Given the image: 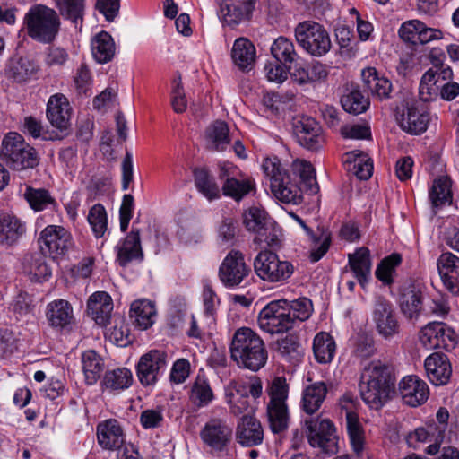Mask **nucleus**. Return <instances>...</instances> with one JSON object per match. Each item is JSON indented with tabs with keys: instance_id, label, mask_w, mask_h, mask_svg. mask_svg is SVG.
I'll list each match as a JSON object with an SVG mask.
<instances>
[{
	"instance_id": "1",
	"label": "nucleus",
	"mask_w": 459,
	"mask_h": 459,
	"mask_svg": "<svg viewBox=\"0 0 459 459\" xmlns=\"http://www.w3.org/2000/svg\"><path fill=\"white\" fill-rule=\"evenodd\" d=\"M393 370L380 361H372L364 368L360 377L362 400L374 410H378L389 400L394 389Z\"/></svg>"
},
{
	"instance_id": "2",
	"label": "nucleus",
	"mask_w": 459,
	"mask_h": 459,
	"mask_svg": "<svg viewBox=\"0 0 459 459\" xmlns=\"http://www.w3.org/2000/svg\"><path fill=\"white\" fill-rule=\"evenodd\" d=\"M230 352L239 368L254 372L265 365L268 357L264 341L249 327H241L235 332Z\"/></svg>"
},
{
	"instance_id": "3",
	"label": "nucleus",
	"mask_w": 459,
	"mask_h": 459,
	"mask_svg": "<svg viewBox=\"0 0 459 459\" xmlns=\"http://www.w3.org/2000/svg\"><path fill=\"white\" fill-rule=\"evenodd\" d=\"M262 168L270 180L271 191L278 200L286 204L301 203L300 188L277 157L266 158L263 161Z\"/></svg>"
},
{
	"instance_id": "4",
	"label": "nucleus",
	"mask_w": 459,
	"mask_h": 459,
	"mask_svg": "<svg viewBox=\"0 0 459 459\" xmlns=\"http://www.w3.org/2000/svg\"><path fill=\"white\" fill-rule=\"evenodd\" d=\"M0 160L13 170L33 169L39 164L36 150L15 132L8 133L2 141Z\"/></svg>"
},
{
	"instance_id": "5",
	"label": "nucleus",
	"mask_w": 459,
	"mask_h": 459,
	"mask_svg": "<svg viewBox=\"0 0 459 459\" xmlns=\"http://www.w3.org/2000/svg\"><path fill=\"white\" fill-rule=\"evenodd\" d=\"M28 35L42 43L53 41L60 28L57 13L46 5H33L24 17Z\"/></svg>"
},
{
	"instance_id": "6",
	"label": "nucleus",
	"mask_w": 459,
	"mask_h": 459,
	"mask_svg": "<svg viewBox=\"0 0 459 459\" xmlns=\"http://www.w3.org/2000/svg\"><path fill=\"white\" fill-rule=\"evenodd\" d=\"M270 397L267 404V416L270 428L273 433H281L288 428L289 413L286 400L289 385L285 377H274L266 389Z\"/></svg>"
},
{
	"instance_id": "7",
	"label": "nucleus",
	"mask_w": 459,
	"mask_h": 459,
	"mask_svg": "<svg viewBox=\"0 0 459 459\" xmlns=\"http://www.w3.org/2000/svg\"><path fill=\"white\" fill-rule=\"evenodd\" d=\"M294 34L298 44L313 56H323L332 48L329 33L318 22L313 21L299 22L295 27Z\"/></svg>"
},
{
	"instance_id": "8",
	"label": "nucleus",
	"mask_w": 459,
	"mask_h": 459,
	"mask_svg": "<svg viewBox=\"0 0 459 459\" xmlns=\"http://www.w3.org/2000/svg\"><path fill=\"white\" fill-rule=\"evenodd\" d=\"M370 320L377 334L385 340H391L401 332L394 305L382 295H376L371 302Z\"/></svg>"
},
{
	"instance_id": "9",
	"label": "nucleus",
	"mask_w": 459,
	"mask_h": 459,
	"mask_svg": "<svg viewBox=\"0 0 459 459\" xmlns=\"http://www.w3.org/2000/svg\"><path fill=\"white\" fill-rule=\"evenodd\" d=\"M306 435L311 446L331 455L338 452V437L333 422L327 419L306 420Z\"/></svg>"
},
{
	"instance_id": "10",
	"label": "nucleus",
	"mask_w": 459,
	"mask_h": 459,
	"mask_svg": "<svg viewBox=\"0 0 459 459\" xmlns=\"http://www.w3.org/2000/svg\"><path fill=\"white\" fill-rule=\"evenodd\" d=\"M256 275L263 281L279 282L289 279L294 271L290 262L280 260L272 251H261L254 260Z\"/></svg>"
},
{
	"instance_id": "11",
	"label": "nucleus",
	"mask_w": 459,
	"mask_h": 459,
	"mask_svg": "<svg viewBox=\"0 0 459 459\" xmlns=\"http://www.w3.org/2000/svg\"><path fill=\"white\" fill-rule=\"evenodd\" d=\"M286 300H274L267 304L258 315L259 327L271 334L282 333L293 328L292 319L286 308Z\"/></svg>"
},
{
	"instance_id": "12",
	"label": "nucleus",
	"mask_w": 459,
	"mask_h": 459,
	"mask_svg": "<svg viewBox=\"0 0 459 459\" xmlns=\"http://www.w3.org/2000/svg\"><path fill=\"white\" fill-rule=\"evenodd\" d=\"M239 169L231 163L219 165L218 178L221 181L223 195L239 202L255 190V182L250 178H240Z\"/></svg>"
},
{
	"instance_id": "13",
	"label": "nucleus",
	"mask_w": 459,
	"mask_h": 459,
	"mask_svg": "<svg viewBox=\"0 0 459 459\" xmlns=\"http://www.w3.org/2000/svg\"><path fill=\"white\" fill-rule=\"evenodd\" d=\"M251 273L250 266L245 261V255L239 250L232 249L222 260L218 277L226 288H236Z\"/></svg>"
},
{
	"instance_id": "14",
	"label": "nucleus",
	"mask_w": 459,
	"mask_h": 459,
	"mask_svg": "<svg viewBox=\"0 0 459 459\" xmlns=\"http://www.w3.org/2000/svg\"><path fill=\"white\" fill-rule=\"evenodd\" d=\"M396 120L403 131L417 135L427 130L430 117L424 105L411 102L401 111L397 109Z\"/></svg>"
},
{
	"instance_id": "15",
	"label": "nucleus",
	"mask_w": 459,
	"mask_h": 459,
	"mask_svg": "<svg viewBox=\"0 0 459 459\" xmlns=\"http://www.w3.org/2000/svg\"><path fill=\"white\" fill-rule=\"evenodd\" d=\"M39 243L42 253H48L54 258L65 255L73 246L71 234L56 225L46 227L40 233Z\"/></svg>"
},
{
	"instance_id": "16",
	"label": "nucleus",
	"mask_w": 459,
	"mask_h": 459,
	"mask_svg": "<svg viewBox=\"0 0 459 459\" xmlns=\"http://www.w3.org/2000/svg\"><path fill=\"white\" fill-rule=\"evenodd\" d=\"M167 354L163 351L152 350L143 354L136 366V373L143 385H154L167 365Z\"/></svg>"
},
{
	"instance_id": "17",
	"label": "nucleus",
	"mask_w": 459,
	"mask_h": 459,
	"mask_svg": "<svg viewBox=\"0 0 459 459\" xmlns=\"http://www.w3.org/2000/svg\"><path fill=\"white\" fill-rule=\"evenodd\" d=\"M293 133L297 142L310 151H316L324 143L321 126L312 117H304L293 124Z\"/></svg>"
},
{
	"instance_id": "18",
	"label": "nucleus",
	"mask_w": 459,
	"mask_h": 459,
	"mask_svg": "<svg viewBox=\"0 0 459 459\" xmlns=\"http://www.w3.org/2000/svg\"><path fill=\"white\" fill-rule=\"evenodd\" d=\"M97 439L99 445L106 450L124 449L130 444H126L124 429L120 423L115 419H108L100 422L97 426Z\"/></svg>"
},
{
	"instance_id": "19",
	"label": "nucleus",
	"mask_w": 459,
	"mask_h": 459,
	"mask_svg": "<svg viewBox=\"0 0 459 459\" xmlns=\"http://www.w3.org/2000/svg\"><path fill=\"white\" fill-rule=\"evenodd\" d=\"M204 443L214 451H222L230 443L232 429L220 419L206 422L200 432Z\"/></svg>"
},
{
	"instance_id": "20",
	"label": "nucleus",
	"mask_w": 459,
	"mask_h": 459,
	"mask_svg": "<svg viewBox=\"0 0 459 459\" xmlns=\"http://www.w3.org/2000/svg\"><path fill=\"white\" fill-rule=\"evenodd\" d=\"M424 296L421 289L414 284H409L401 289L399 307L403 316L411 322L417 321L425 312Z\"/></svg>"
},
{
	"instance_id": "21",
	"label": "nucleus",
	"mask_w": 459,
	"mask_h": 459,
	"mask_svg": "<svg viewBox=\"0 0 459 459\" xmlns=\"http://www.w3.org/2000/svg\"><path fill=\"white\" fill-rule=\"evenodd\" d=\"M399 390L404 403L417 407L429 398L428 385L417 376H407L399 383Z\"/></svg>"
},
{
	"instance_id": "22",
	"label": "nucleus",
	"mask_w": 459,
	"mask_h": 459,
	"mask_svg": "<svg viewBox=\"0 0 459 459\" xmlns=\"http://www.w3.org/2000/svg\"><path fill=\"white\" fill-rule=\"evenodd\" d=\"M437 269L444 286L454 295H459V258L444 253L437 259Z\"/></svg>"
},
{
	"instance_id": "23",
	"label": "nucleus",
	"mask_w": 459,
	"mask_h": 459,
	"mask_svg": "<svg viewBox=\"0 0 459 459\" xmlns=\"http://www.w3.org/2000/svg\"><path fill=\"white\" fill-rule=\"evenodd\" d=\"M427 376L435 385H446L452 374L451 363L442 352L430 354L424 362Z\"/></svg>"
},
{
	"instance_id": "24",
	"label": "nucleus",
	"mask_w": 459,
	"mask_h": 459,
	"mask_svg": "<svg viewBox=\"0 0 459 459\" xmlns=\"http://www.w3.org/2000/svg\"><path fill=\"white\" fill-rule=\"evenodd\" d=\"M88 315L100 326H106L110 322L113 311L111 297L105 291L93 293L87 302Z\"/></svg>"
},
{
	"instance_id": "25",
	"label": "nucleus",
	"mask_w": 459,
	"mask_h": 459,
	"mask_svg": "<svg viewBox=\"0 0 459 459\" xmlns=\"http://www.w3.org/2000/svg\"><path fill=\"white\" fill-rule=\"evenodd\" d=\"M237 441L243 446H255L264 439V430L260 421L249 415L242 417L236 431Z\"/></svg>"
},
{
	"instance_id": "26",
	"label": "nucleus",
	"mask_w": 459,
	"mask_h": 459,
	"mask_svg": "<svg viewBox=\"0 0 459 459\" xmlns=\"http://www.w3.org/2000/svg\"><path fill=\"white\" fill-rule=\"evenodd\" d=\"M348 265L358 282L364 289L371 278V258L368 247H362L348 255Z\"/></svg>"
},
{
	"instance_id": "27",
	"label": "nucleus",
	"mask_w": 459,
	"mask_h": 459,
	"mask_svg": "<svg viewBox=\"0 0 459 459\" xmlns=\"http://www.w3.org/2000/svg\"><path fill=\"white\" fill-rule=\"evenodd\" d=\"M47 117L52 126L65 130L70 124L71 108L67 99L63 94L50 97L47 107Z\"/></svg>"
},
{
	"instance_id": "28",
	"label": "nucleus",
	"mask_w": 459,
	"mask_h": 459,
	"mask_svg": "<svg viewBox=\"0 0 459 459\" xmlns=\"http://www.w3.org/2000/svg\"><path fill=\"white\" fill-rule=\"evenodd\" d=\"M47 319L49 325L56 329H67L74 323L73 307L67 300L56 299L47 307Z\"/></svg>"
},
{
	"instance_id": "29",
	"label": "nucleus",
	"mask_w": 459,
	"mask_h": 459,
	"mask_svg": "<svg viewBox=\"0 0 459 459\" xmlns=\"http://www.w3.org/2000/svg\"><path fill=\"white\" fill-rule=\"evenodd\" d=\"M364 87L373 97L379 100L391 98L392 82L385 77L380 76L376 68L368 67L361 74Z\"/></svg>"
},
{
	"instance_id": "30",
	"label": "nucleus",
	"mask_w": 459,
	"mask_h": 459,
	"mask_svg": "<svg viewBox=\"0 0 459 459\" xmlns=\"http://www.w3.org/2000/svg\"><path fill=\"white\" fill-rule=\"evenodd\" d=\"M143 258L140 230L133 227L121 246L117 247V261L120 265L126 266L133 260H143Z\"/></svg>"
},
{
	"instance_id": "31",
	"label": "nucleus",
	"mask_w": 459,
	"mask_h": 459,
	"mask_svg": "<svg viewBox=\"0 0 459 459\" xmlns=\"http://www.w3.org/2000/svg\"><path fill=\"white\" fill-rule=\"evenodd\" d=\"M230 143V129L228 125L216 120L211 124L205 130L206 148L212 152H223Z\"/></svg>"
},
{
	"instance_id": "32",
	"label": "nucleus",
	"mask_w": 459,
	"mask_h": 459,
	"mask_svg": "<svg viewBox=\"0 0 459 459\" xmlns=\"http://www.w3.org/2000/svg\"><path fill=\"white\" fill-rule=\"evenodd\" d=\"M39 71V65L28 56L12 58L6 68V75L17 82L30 79Z\"/></svg>"
},
{
	"instance_id": "33",
	"label": "nucleus",
	"mask_w": 459,
	"mask_h": 459,
	"mask_svg": "<svg viewBox=\"0 0 459 459\" xmlns=\"http://www.w3.org/2000/svg\"><path fill=\"white\" fill-rule=\"evenodd\" d=\"M24 223L19 218L11 213L0 215V239L2 243L13 245L25 233Z\"/></svg>"
},
{
	"instance_id": "34",
	"label": "nucleus",
	"mask_w": 459,
	"mask_h": 459,
	"mask_svg": "<svg viewBox=\"0 0 459 459\" xmlns=\"http://www.w3.org/2000/svg\"><path fill=\"white\" fill-rule=\"evenodd\" d=\"M22 265L23 273L31 281L47 280L51 275V270L42 253L26 254L22 258Z\"/></svg>"
},
{
	"instance_id": "35",
	"label": "nucleus",
	"mask_w": 459,
	"mask_h": 459,
	"mask_svg": "<svg viewBox=\"0 0 459 459\" xmlns=\"http://www.w3.org/2000/svg\"><path fill=\"white\" fill-rule=\"evenodd\" d=\"M231 56L239 69L250 70L255 61V48L247 39L239 38L234 42Z\"/></svg>"
},
{
	"instance_id": "36",
	"label": "nucleus",
	"mask_w": 459,
	"mask_h": 459,
	"mask_svg": "<svg viewBox=\"0 0 459 459\" xmlns=\"http://www.w3.org/2000/svg\"><path fill=\"white\" fill-rule=\"evenodd\" d=\"M193 177L196 189L204 197L209 201L220 198L221 189L206 168H195Z\"/></svg>"
},
{
	"instance_id": "37",
	"label": "nucleus",
	"mask_w": 459,
	"mask_h": 459,
	"mask_svg": "<svg viewBox=\"0 0 459 459\" xmlns=\"http://www.w3.org/2000/svg\"><path fill=\"white\" fill-rule=\"evenodd\" d=\"M116 46L113 38L107 31H100L91 39V53L100 64H105L114 57Z\"/></svg>"
},
{
	"instance_id": "38",
	"label": "nucleus",
	"mask_w": 459,
	"mask_h": 459,
	"mask_svg": "<svg viewBox=\"0 0 459 459\" xmlns=\"http://www.w3.org/2000/svg\"><path fill=\"white\" fill-rule=\"evenodd\" d=\"M327 394L325 382H316L307 385L302 393L301 406L307 414H313L321 407Z\"/></svg>"
},
{
	"instance_id": "39",
	"label": "nucleus",
	"mask_w": 459,
	"mask_h": 459,
	"mask_svg": "<svg viewBox=\"0 0 459 459\" xmlns=\"http://www.w3.org/2000/svg\"><path fill=\"white\" fill-rule=\"evenodd\" d=\"M292 217L299 225L305 230L307 234L314 241L315 247L310 253V260L312 262L319 261L328 251L331 243V234L328 230L324 229H318L319 234L315 235L312 230L307 226L305 221L296 214H292Z\"/></svg>"
},
{
	"instance_id": "40",
	"label": "nucleus",
	"mask_w": 459,
	"mask_h": 459,
	"mask_svg": "<svg viewBox=\"0 0 459 459\" xmlns=\"http://www.w3.org/2000/svg\"><path fill=\"white\" fill-rule=\"evenodd\" d=\"M226 396L233 414L240 415L249 409L247 388L244 384L231 381L227 388Z\"/></svg>"
},
{
	"instance_id": "41",
	"label": "nucleus",
	"mask_w": 459,
	"mask_h": 459,
	"mask_svg": "<svg viewBox=\"0 0 459 459\" xmlns=\"http://www.w3.org/2000/svg\"><path fill=\"white\" fill-rule=\"evenodd\" d=\"M155 315L154 305L149 300H136L131 305L130 318L135 325L143 330L152 325Z\"/></svg>"
},
{
	"instance_id": "42",
	"label": "nucleus",
	"mask_w": 459,
	"mask_h": 459,
	"mask_svg": "<svg viewBox=\"0 0 459 459\" xmlns=\"http://www.w3.org/2000/svg\"><path fill=\"white\" fill-rule=\"evenodd\" d=\"M255 8L254 0H244L227 5L221 9L225 24L235 26L240 22L248 20Z\"/></svg>"
},
{
	"instance_id": "43",
	"label": "nucleus",
	"mask_w": 459,
	"mask_h": 459,
	"mask_svg": "<svg viewBox=\"0 0 459 459\" xmlns=\"http://www.w3.org/2000/svg\"><path fill=\"white\" fill-rule=\"evenodd\" d=\"M271 52L276 61L283 64L288 70L291 68L290 65L297 62L299 57L293 42L285 37H279L274 40Z\"/></svg>"
},
{
	"instance_id": "44",
	"label": "nucleus",
	"mask_w": 459,
	"mask_h": 459,
	"mask_svg": "<svg viewBox=\"0 0 459 459\" xmlns=\"http://www.w3.org/2000/svg\"><path fill=\"white\" fill-rule=\"evenodd\" d=\"M336 344L333 338L327 333L321 332L314 338L313 351L317 362L330 363L335 354Z\"/></svg>"
},
{
	"instance_id": "45",
	"label": "nucleus",
	"mask_w": 459,
	"mask_h": 459,
	"mask_svg": "<svg viewBox=\"0 0 459 459\" xmlns=\"http://www.w3.org/2000/svg\"><path fill=\"white\" fill-rule=\"evenodd\" d=\"M345 156V162L351 166L349 170L352 171L358 178L367 180L372 176L373 162L366 153L360 151H351Z\"/></svg>"
},
{
	"instance_id": "46",
	"label": "nucleus",
	"mask_w": 459,
	"mask_h": 459,
	"mask_svg": "<svg viewBox=\"0 0 459 459\" xmlns=\"http://www.w3.org/2000/svg\"><path fill=\"white\" fill-rule=\"evenodd\" d=\"M441 75L436 70H428L422 75L419 85V98L423 102L434 101L437 99L440 86L438 85Z\"/></svg>"
},
{
	"instance_id": "47",
	"label": "nucleus",
	"mask_w": 459,
	"mask_h": 459,
	"mask_svg": "<svg viewBox=\"0 0 459 459\" xmlns=\"http://www.w3.org/2000/svg\"><path fill=\"white\" fill-rule=\"evenodd\" d=\"M82 363L86 383L88 385L95 384L100 377L104 368L102 359L94 351L89 350L82 353Z\"/></svg>"
},
{
	"instance_id": "48",
	"label": "nucleus",
	"mask_w": 459,
	"mask_h": 459,
	"mask_svg": "<svg viewBox=\"0 0 459 459\" xmlns=\"http://www.w3.org/2000/svg\"><path fill=\"white\" fill-rule=\"evenodd\" d=\"M60 15L69 20L75 28L82 23L85 10V0H56Z\"/></svg>"
},
{
	"instance_id": "49",
	"label": "nucleus",
	"mask_w": 459,
	"mask_h": 459,
	"mask_svg": "<svg viewBox=\"0 0 459 459\" xmlns=\"http://www.w3.org/2000/svg\"><path fill=\"white\" fill-rule=\"evenodd\" d=\"M451 182L447 177H441L434 180L429 191V198L434 208H440L452 201Z\"/></svg>"
},
{
	"instance_id": "50",
	"label": "nucleus",
	"mask_w": 459,
	"mask_h": 459,
	"mask_svg": "<svg viewBox=\"0 0 459 459\" xmlns=\"http://www.w3.org/2000/svg\"><path fill=\"white\" fill-rule=\"evenodd\" d=\"M133 382V376L126 368L108 370L105 373L103 385L110 390H123L128 388Z\"/></svg>"
},
{
	"instance_id": "51",
	"label": "nucleus",
	"mask_w": 459,
	"mask_h": 459,
	"mask_svg": "<svg viewBox=\"0 0 459 459\" xmlns=\"http://www.w3.org/2000/svg\"><path fill=\"white\" fill-rule=\"evenodd\" d=\"M346 425L353 450L359 455L364 446V433L356 413L351 411L346 413Z\"/></svg>"
},
{
	"instance_id": "52",
	"label": "nucleus",
	"mask_w": 459,
	"mask_h": 459,
	"mask_svg": "<svg viewBox=\"0 0 459 459\" xmlns=\"http://www.w3.org/2000/svg\"><path fill=\"white\" fill-rule=\"evenodd\" d=\"M214 398L209 382L198 376L191 388V399L199 407L209 404Z\"/></svg>"
},
{
	"instance_id": "53",
	"label": "nucleus",
	"mask_w": 459,
	"mask_h": 459,
	"mask_svg": "<svg viewBox=\"0 0 459 459\" xmlns=\"http://www.w3.org/2000/svg\"><path fill=\"white\" fill-rule=\"evenodd\" d=\"M443 331V323L432 322L420 332V342L426 349H439Z\"/></svg>"
},
{
	"instance_id": "54",
	"label": "nucleus",
	"mask_w": 459,
	"mask_h": 459,
	"mask_svg": "<svg viewBox=\"0 0 459 459\" xmlns=\"http://www.w3.org/2000/svg\"><path fill=\"white\" fill-rule=\"evenodd\" d=\"M286 308L290 312L293 326L297 322H303L309 318L312 313V302L307 298L295 299L289 303L286 300Z\"/></svg>"
},
{
	"instance_id": "55",
	"label": "nucleus",
	"mask_w": 459,
	"mask_h": 459,
	"mask_svg": "<svg viewBox=\"0 0 459 459\" xmlns=\"http://www.w3.org/2000/svg\"><path fill=\"white\" fill-rule=\"evenodd\" d=\"M23 196L34 211H42L54 202L49 192L44 188H33L28 186Z\"/></svg>"
},
{
	"instance_id": "56",
	"label": "nucleus",
	"mask_w": 459,
	"mask_h": 459,
	"mask_svg": "<svg viewBox=\"0 0 459 459\" xmlns=\"http://www.w3.org/2000/svg\"><path fill=\"white\" fill-rule=\"evenodd\" d=\"M88 221L96 238H101L107 230L108 217L100 204H94L89 212Z\"/></svg>"
},
{
	"instance_id": "57",
	"label": "nucleus",
	"mask_w": 459,
	"mask_h": 459,
	"mask_svg": "<svg viewBox=\"0 0 459 459\" xmlns=\"http://www.w3.org/2000/svg\"><path fill=\"white\" fill-rule=\"evenodd\" d=\"M342 106L346 112L355 115L360 114L368 108L369 101L358 90H353L342 98Z\"/></svg>"
},
{
	"instance_id": "58",
	"label": "nucleus",
	"mask_w": 459,
	"mask_h": 459,
	"mask_svg": "<svg viewBox=\"0 0 459 459\" xmlns=\"http://www.w3.org/2000/svg\"><path fill=\"white\" fill-rule=\"evenodd\" d=\"M294 170L299 175L301 181L311 194L317 193L319 187L316 182V172L311 163L305 160H296L294 162Z\"/></svg>"
},
{
	"instance_id": "59",
	"label": "nucleus",
	"mask_w": 459,
	"mask_h": 459,
	"mask_svg": "<svg viewBox=\"0 0 459 459\" xmlns=\"http://www.w3.org/2000/svg\"><path fill=\"white\" fill-rule=\"evenodd\" d=\"M402 257L399 254L394 253L384 258L377 267L376 277L385 284L393 282L392 274L396 266L401 264Z\"/></svg>"
},
{
	"instance_id": "60",
	"label": "nucleus",
	"mask_w": 459,
	"mask_h": 459,
	"mask_svg": "<svg viewBox=\"0 0 459 459\" xmlns=\"http://www.w3.org/2000/svg\"><path fill=\"white\" fill-rule=\"evenodd\" d=\"M270 221L264 210L257 207H251L243 214V223L249 231L256 233Z\"/></svg>"
},
{
	"instance_id": "61",
	"label": "nucleus",
	"mask_w": 459,
	"mask_h": 459,
	"mask_svg": "<svg viewBox=\"0 0 459 459\" xmlns=\"http://www.w3.org/2000/svg\"><path fill=\"white\" fill-rule=\"evenodd\" d=\"M446 56L441 50L433 49L429 54V60L432 64V66L429 70H436L439 75H441L442 80H451L453 77V71L451 67L444 64Z\"/></svg>"
},
{
	"instance_id": "62",
	"label": "nucleus",
	"mask_w": 459,
	"mask_h": 459,
	"mask_svg": "<svg viewBox=\"0 0 459 459\" xmlns=\"http://www.w3.org/2000/svg\"><path fill=\"white\" fill-rule=\"evenodd\" d=\"M376 352L375 342L371 337L360 335L358 337L353 353L361 359H367Z\"/></svg>"
},
{
	"instance_id": "63",
	"label": "nucleus",
	"mask_w": 459,
	"mask_h": 459,
	"mask_svg": "<svg viewBox=\"0 0 459 459\" xmlns=\"http://www.w3.org/2000/svg\"><path fill=\"white\" fill-rule=\"evenodd\" d=\"M256 236L254 239L255 243L262 244L264 243L268 247H274L279 244L278 235L273 226L272 221H268L266 226L257 231Z\"/></svg>"
},
{
	"instance_id": "64",
	"label": "nucleus",
	"mask_w": 459,
	"mask_h": 459,
	"mask_svg": "<svg viewBox=\"0 0 459 459\" xmlns=\"http://www.w3.org/2000/svg\"><path fill=\"white\" fill-rule=\"evenodd\" d=\"M416 23H420L419 20H411L404 22L399 29L400 38L406 42L416 43L420 32V26Z\"/></svg>"
}]
</instances>
